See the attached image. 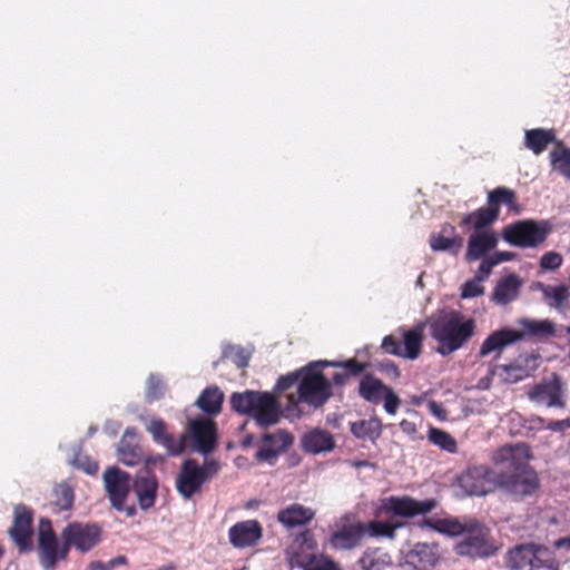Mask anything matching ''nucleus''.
Listing matches in <instances>:
<instances>
[{
    "mask_svg": "<svg viewBox=\"0 0 570 570\" xmlns=\"http://www.w3.org/2000/svg\"><path fill=\"white\" fill-rule=\"evenodd\" d=\"M400 428L402 430L403 433L414 438L415 434L417 433V426H416V423L414 421H410V420H402L400 422Z\"/></svg>",
    "mask_w": 570,
    "mask_h": 570,
    "instance_id": "nucleus-57",
    "label": "nucleus"
},
{
    "mask_svg": "<svg viewBox=\"0 0 570 570\" xmlns=\"http://www.w3.org/2000/svg\"><path fill=\"white\" fill-rule=\"evenodd\" d=\"M542 294L546 299H552L553 302L550 303L551 306L560 307L566 302H568L570 297V292L567 286L559 285V286H551V285H543L539 284Z\"/></svg>",
    "mask_w": 570,
    "mask_h": 570,
    "instance_id": "nucleus-43",
    "label": "nucleus"
},
{
    "mask_svg": "<svg viewBox=\"0 0 570 570\" xmlns=\"http://www.w3.org/2000/svg\"><path fill=\"white\" fill-rule=\"evenodd\" d=\"M498 218L499 215L495 213V209L487 205V207L478 208L464 215L460 225L462 227H472L475 229V233L484 232L483 229L491 226Z\"/></svg>",
    "mask_w": 570,
    "mask_h": 570,
    "instance_id": "nucleus-30",
    "label": "nucleus"
},
{
    "mask_svg": "<svg viewBox=\"0 0 570 570\" xmlns=\"http://www.w3.org/2000/svg\"><path fill=\"white\" fill-rule=\"evenodd\" d=\"M522 334L511 328H502L491 333L481 344L479 356L484 357L490 353H500L505 346L521 341Z\"/></svg>",
    "mask_w": 570,
    "mask_h": 570,
    "instance_id": "nucleus-27",
    "label": "nucleus"
},
{
    "mask_svg": "<svg viewBox=\"0 0 570 570\" xmlns=\"http://www.w3.org/2000/svg\"><path fill=\"white\" fill-rule=\"evenodd\" d=\"M428 440L435 446L440 448L448 453L458 452L456 440L446 431L439 428L430 426Z\"/></svg>",
    "mask_w": 570,
    "mask_h": 570,
    "instance_id": "nucleus-41",
    "label": "nucleus"
},
{
    "mask_svg": "<svg viewBox=\"0 0 570 570\" xmlns=\"http://www.w3.org/2000/svg\"><path fill=\"white\" fill-rule=\"evenodd\" d=\"M147 431L151 434L153 440L163 445L170 455H178L187 448L188 435L181 434L176 439L173 434L167 433V426L163 419H151Z\"/></svg>",
    "mask_w": 570,
    "mask_h": 570,
    "instance_id": "nucleus-16",
    "label": "nucleus"
},
{
    "mask_svg": "<svg viewBox=\"0 0 570 570\" xmlns=\"http://www.w3.org/2000/svg\"><path fill=\"white\" fill-rule=\"evenodd\" d=\"M219 469L220 465L216 460H206L203 465H199L196 460L187 459L177 475V491L184 499H190L202 490L204 483L219 472Z\"/></svg>",
    "mask_w": 570,
    "mask_h": 570,
    "instance_id": "nucleus-7",
    "label": "nucleus"
},
{
    "mask_svg": "<svg viewBox=\"0 0 570 570\" xmlns=\"http://www.w3.org/2000/svg\"><path fill=\"white\" fill-rule=\"evenodd\" d=\"M160 395H161V391H160L159 384L154 383L153 380H150L149 386L147 390V397L153 401V400L159 399Z\"/></svg>",
    "mask_w": 570,
    "mask_h": 570,
    "instance_id": "nucleus-59",
    "label": "nucleus"
},
{
    "mask_svg": "<svg viewBox=\"0 0 570 570\" xmlns=\"http://www.w3.org/2000/svg\"><path fill=\"white\" fill-rule=\"evenodd\" d=\"M458 485L466 495H487L498 489V471L483 464L469 466L458 476Z\"/></svg>",
    "mask_w": 570,
    "mask_h": 570,
    "instance_id": "nucleus-10",
    "label": "nucleus"
},
{
    "mask_svg": "<svg viewBox=\"0 0 570 570\" xmlns=\"http://www.w3.org/2000/svg\"><path fill=\"white\" fill-rule=\"evenodd\" d=\"M461 540L453 546L454 553L471 561L488 560L498 554L501 544L491 529L475 518H470Z\"/></svg>",
    "mask_w": 570,
    "mask_h": 570,
    "instance_id": "nucleus-5",
    "label": "nucleus"
},
{
    "mask_svg": "<svg viewBox=\"0 0 570 570\" xmlns=\"http://www.w3.org/2000/svg\"><path fill=\"white\" fill-rule=\"evenodd\" d=\"M382 400H384L385 411L389 414H395L401 404V400L390 386L385 390Z\"/></svg>",
    "mask_w": 570,
    "mask_h": 570,
    "instance_id": "nucleus-52",
    "label": "nucleus"
},
{
    "mask_svg": "<svg viewBox=\"0 0 570 570\" xmlns=\"http://www.w3.org/2000/svg\"><path fill=\"white\" fill-rule=\"evenodd\" d=\"M128 559L125 556H117L116 558L109 560L108 562L102 561H91L87 570H112L118 566L127 564Z\"/></svg>",
    "mask_w": 570,
    "mask_h": 570,
    "instance_id": "nucleus-49",
    "label": "nucleus"
},
{
    "mask_svg": "<svg viewBox=\"0 0 570 570\" xmlns=\"http://www.w3.org/2000/svg\"><path fill=\"white\" fill-rule=\"evenodd\" d=\"M33 511L31 508L20 503L13 509V522L8 533L21 553L30 552L32 544Z\"/></svg>",
    "mask_w": 570,
    "mask_h": 570,
    "instance_id": "nucleus-11",
    "label": "nucleus"
},
{
    "mask_svg": "<svg viewBox=\"0 0 570 570\" xmlns=\"http://www.w3.org/2000/svg\"><path fill=\"white\" fill-rule=\"evenodd\" d=\"M529 399L548 407H564L562 400V385L560 379L554 375L550 381L535 384L528 393Z\"/></svg>",
    "mask_w": 570,
    "mask_h": 570,
    "instance_id": "nucleus-17",
    "label": "nucleus"
},
{
    "mask_svg": "<svg viewBox=\"0 0 570 570\" xmlns=\"http://www.w3.org/2000/svg\"><path fill=\"white\" fill-rule=\"evenodd\" d=\"M332 380L336 385H344L348 380V374H346L345 372L334 373Z\"/></svg>",
    "mask_w": 570,
    "mask_h": 570,
    "instance_id": "nucleus-62",
    "label": "nucleus"
},
{
    "mask_svg": "<svg viewBox=\"0 0 570 570\" xmlns=\"http://www.w3.org/2000/svg\"><path fill=\"white\" fill-rule=\"evenodd\" d=\"M187 446L204 454L212 452L216 443V425L210 419H198L189 423Z\"/></svg>",
    "mask_w": 570,
    "mask_h": 570,
    "instance_id": "nucleus-15",
    "label": "nucleus"
},
{
    "mask_svg": "<svg viewBox=\"0 0 570 570\" xmlns=\"http://www.w3.org/2000/svg\"><path fill=\"white\" fill-rule=\"evenodd\" d=\"M315 510L301 503H292L282 508L276 520L286 530H293L308 525L315 518Z\"/></svg>",
    "mask_w": 570,
    "mask_h": 570,
    "instance_id": "nucleus-20",
    "label": "nucleus"
},
{
    "mask_svg": "<svg viewBox=\"0 0 570 570\" xmlns=\"http://www.w3.org/2000/svg\"><path fill=\"white\" fill-rule=\"evenodd\" d=\"M406 562L416 569L435 568L442 560L439 543H416L407 553Z\"/></svg>",
    "mask_w": 570,
    "mask_h": 570,
    "instance_id": "nucleus-22",
    "label": "nucleus"
},
{
    "mask_svg": "<svg viewBox=\"0 0 570 570\" xmlns=\"http://www.w3.org/2000/svg\"><path fill=\"white\" fill-rule=\"evenodd\" d=\"M540 547L535 544H519L510 549L505 557V564L512 570H522L527 566L531 567Z\"/></svg>",
    "mask_w": 570,
    "mask_h": 570,
    "instance_id": "nucleus-28",
    "label": "nucleus"
},
{
    "mask_svg": "<svg viewBox=\"0 0 570 570\" xmlns=\"http://www.w3.org/2000/svg\"><path fill=\"white\" fill-rule=\"evenodd\" d=\"M491 257L495 262V265H498L502 262L513 261L515 258V254L512 252H495Z\"/></svg>",
    "mask_w": 570,
    "mask_h": 570,
    "instance_id": "nucleus-58",
    "label": "nucleus"
},
{
    "mask_svg": "<svg viewBox=\"0 0 570 570\" xmlns=\"http://www.w3.org/2000/svg\"><path fill=\"white\" fill-rule=\"evenodd\" d=\"M483 281L478 279V277H473L466 281L461 288V297L462 298H473L482 295L484 293V286L481 285Z\"/></svg>",
    "mask_w": 570,
    "mask_h": 570,
    "instance_id": "nucleus-48",
    "label": "nucleus"
},
{
    "mask_svg": "<svg viewBox=\"0 0 570 570\" xmlns=\"http://www.w3.org/2000/svg\"><path fill=\"white\" fill-rule=\"evenodd\" d=\"M302 570H342V567L333 558L324 553L311 556V559Z\"/></svg>",
    "mask_w": 570,
    "mask_h": 570,
    "instance_id": "nucleus-44",
    "label": "nucleus"
},
{
    "mask_svg": "<svg viewBox=\"0 0 570 570\" xmlns=\"http://www.w3.org/2000/svg\"><path fill=\"white\" fill-rule=\"evenodd\" d=\"M224 393L217 386L206 387L196 401V405L209 415H216L222 411Z\"/></svg>",
    "mask_w": 570,
    "mask_h": 570,
    "instance_id": "nucleus-35",
    "label": "nucleus"
},
{
    "mask_svg": "<svg viewBox=\"0 0 570 570\" xmlns=\"http://www.w3.org/2000/svg\"><path fill=\"white\" fill-rule=\"evenodd\" d=\"M262 537L263 528L257 520L239 521L228 530L229 542L238 549L255 546Z\"/></svg>",
    "mask_w": 570,
    "mask_h": 570,
    "instance_id": "nucleus-18",
    "label": "nucleus"
},
{
    "mask_svg": "<svg viewBox=\"0 0 570 570\" xmlns=\"http://www.w3.org/2000/svg\"><path fill=\"white\" fill-rule=\"evenodd\" d=\"M550 163L554 170L570 180V148L562 141H557L554 149L550 153Z\"/></svg>",
    "mask_w": 570,
    "mask_h": 570,
    "instance_id": "nucleus-40",
    "label": "nucleus"
},
{
    "mask_svg": "<svg viewBox=\"0 0 570 570\" xmlns=\"http://www.w3.org/2000/svg\"><path fill=\"white\" fill-rule=\"evenodd\" d=\"M487 200L488 206L494 208L498 215H500L501 205H505L510 212H520L517 193L508 187L500 186L489 191Z\"/></svg>",
    "mask_w": 570,
    "mask_h": 570,
    "instance_id": "nucleus-29",
    "label": "nucleus"
},
{
    "mask_svg": "<svg viewBox=\"0 0 570 570\" xmlns=\"http://www.w3.org/2000/svg\"><path fill=\"white\" fill-rule=\"evenodd\" d=\"M263 444L255 454L257 462H267L273 464L274 461L293 444L294 438L286 430H277L273 433H265L262 436Z\"/></svg>",
    "mask_w": 570,
    "mask_h": 570,
    "instance_id": "nucleus-14",
    "label": "nucleus"
},
{
    "mask_svg": "<svg viewBox=\"0 0 570 570\" xmlns=\"http://www.w3.org/2000/svg\"><path fill=\"white\" fill-rule=\"evenodd\" d=\"M554 548L558 550L570 551V537L560 538L554 541Z\"/></svg>",
    "mask_w": 570,
    "mask_h": 570,
    "instance_id": "nucleus-60",
    "label": "nucleus"
},
{
    "mask_svg": "<svg viewBox=\"0 0 570 570\" xmlns=\"http://www.w3.org/2000/svg\"><path fill=\"white\" fill-rule=\"evenodd\" d=\"M317 541L314 532L311 529H305L299 532L292 543L285 549V559L291 569H302L311 559V556L316 554Z\"/></svg>",
    "mask_w": 570,
    "mask_h": 570,
    "instance_id": "nucleus-13",
    "label": "nucleus"
},
{
    "mask_svg": "<svg viewBox=\"0 0 570 570\" xmlns=\"http://www.w3.org/2000/svg\"><path fill=\"white\" fill-rule=\"evenodd\" d=\"M136 436L134 429H126L118 446V459L121 463L134 466L141 461V449L138 444H132L129 439Z\"/></svg>",
    "mask_w": 570,
    "mask_h": 570,
    "instance_id": "nucleus-32",
    "label": "nucleus"
},
{
    "mask_svg": "<svg viewBox=\"0 0 570 570\" xmlns=\"http://www.w3.org/2000/svg\"><path fill=\"white\" fill-rule=\"evenodd\" d=\"M387 385L372 374H365L358 384V394L365 401L377 404L382 401Z\"/></svg>",
    "mask_w": 570,
    "mask_h": 570,
    "instance_id": "nucleus-33",
    "label": "nucleus"
},
{
    "mask_svg": "<svg viewBox=\"0 0 570 570\" xmlns=\"http://www.w3.org/2000/svg\"><path fill=\"white\" fill-rule=\"evenodd\" d=\"M325 366L323 361L313 362L299 370L301 376L296 394L288 396V402L294 407L306 404L308 407L318 409L332 396V385L322 373Z\"/></svg>",
    "mask_w": 570,
    "mask_h": 570,
    "instance_id": "nucleus-6",
    "label": "nucleus"
},
{
    "mask_svg": "<svg viewBox=\"0 0 570 570\" xmlns=\"http://www.w3.org/2000/svg\"><path fill=\"white\" fill-rule=\"evenodd\" d=\"M563 258L557 252H548L540 259V267L546 271H554L562 265Z\"/></svg>",
    "mask_w": 570,
    "mask_h": 570,
    "instance_id": "nucleus-50",
    "label": "nucleus"
},
{
    "mask_svg": "<svg viewBox=\"0 0 570 570\" xmlns=\"http://www.w3.org/2000/svg\"><path fill=\"white\" fill-rule=\"evenodd\" d=\"M563 426H570L569 420H562V421H552L549 423L548 428L553 431L562 430Z\"/></svg>",
    "mask_w": 570,
    "mask_h": 570,
    "instance_id": "nucleus-61",
    "label": "nucleus"
},
{
    "mask_svg": "<svg viewBox=\"0 0 570 570\" xmlns=\"http://www.w3.org/2000/svg\"><path fill=\"white\" fill-rule=\"evenodd\" d=\"M303 444L306 451L318 453L332 450L334 440L328 432L316 430L305 435Z\"/></svg>",
    "mask_w": 570,
    "mask_h": 570,
    "instance_id": "nucleus-39",
    "label": "nucleus"
},
{
    "mask_svg": "<svg viewBox=\"0 0 570 570\" xmlns=\"http://www.w3.org/2000/svg\"><path fill=\"white\" fill-rule=\"evenodd\" d=\"M53 502L60 510H69L72 507L75 494L72 488L67 483L58 484L53 490Z\"/></svg>",
    "mask_w": 570,
    "mask_h": 570,
    "instance_id": "nucleus-45",
    "label": "nucleus"
},
{
    "mask_svg": "<svg viewBox=\"0 0 570 570\" xmlns=\"http://www.w3.org/2000/svg\"><path fill=\"white\" fill-rule=\"evenodd\" d=\"M530 570H559V564L554 557L547 549H539Z\"/></svg>",
    "mask_w": 570,
    "mask_h": 570,
    "instance_id": "nucleus-47",
    "label": "nucleus"
},
{
    "mask_svg": "<svg viewBox=\"0 0 570 570\" xmlns=\"http://www.w3.org/2000/svg\"><path fill=\"white\" fill-rule=\"evenodd\" d=\"M105 489L111 507L127 517H135L137 509L135 504L126 505V500L132 489L129 473L117 466L108 468L104 473Z\"/></svg>",
    "mask_w": 570,
    "mask_h": 570,
    "instance_id": "nucleus-9",
    "label": "nucleus"
},
{
    "mask_svg": "<svg viewBox=\"0 0 570 570\" xmlns=\"http://www.w3.org/2000/svg\"><path fill=\"white\" fill-rule=\"evenodd\" d=\"M301 373L299 371H296L294 373L287 374L285 376H281L277 381V389L281 391H286L294 386L295 384L298 385Z\"/></svg>",
    "mask_w": 570,
    "mask_h": 570,
    "instance_id": "nucleus-55",
    "label": "nucleus"
},
{
    "mask_svg": "<svg viewBox=\"0 0 570 570\" xmlns=\"http://www.w3.org/2000/svg\"><path fill=\"white\" fill-rule=\"evenodd\" d=\"M325 366H333L338 368H344L345 373L350 376H358L361 375L367 367L368 363H362L358 362L356 358H350L346 361H340V362H328L323 361Z\"/></svg>",
    "mask_w": 570,
    "mask_h": 570,
    "instance_id": "nucleus-46",
    "label": "nucleus"
},
{
    "mask_svg": "<svg viewBox=\"0 0 570 570\" xmlns=\"http://www.w3.org/2000/svg\"><path fill=\"white\" fill-rule=\"evenodd\" d=\"M78 468L82 469L88 474H95L97 473L99 466L98 463L95 461L89 460V458H80L77 456L75 460Z\"/></svg>",
    "mask_w": 570,
    "mask_h": 570,
    "instance_id": "nucleus-56",
    "label": "nucleus"
},
{
    "mask_svg": "<svg viewBox=\"0 0 570 570\" xmlns=\"http://www.w3.org/2000/svg\"><path fill=\"white\" fill-rule=\"evenodd\" d=\"M430 246L434 252H449L458 255L463 245V238L456 233L451 224H444L439 233H432L429 239Z\"/></svg>",
    "mask_w": 570,
    "mask_h": 570,
    "instance_id": "nucleus-23",
    "label": "nucleus"
},
{
    "mask_svg": "<svg viewBox=\"0 0 570 570\" xmlns=\"http://www.w3.org/2000/svg\"><path fill=\"white\" fill-rule=\"evenodd\" d=\"M363 522L343 524L330 535V544L335 550H353L361 546L364 537Z\"/></svg>",
    "mask_w": 570,
    "mask_h": 570,
    "instance_id": "nucleus-21",
    "label": "nucleus"
},
{
    "mask_svg": "<svg viewBox=\"0 0 570 570\" xmlns=\"http://www.w3.org/2000/svg\"><path fill=\"white\" fill-rule=\"evenodd\" d=\"M475 322L455 311L440 315L431 325V335L438 342L436 351L448 356L460 350L474 335Z\"/></svg>",
    "mask_w": 570,
    "mask_h": 570,
    "instance_id": "nucleus-3",
    "label": "nucleus"
},
{
    "mask_svg": "<svg viewBox=\"0 0 570 570\" xmlns=\"http://www.w3.org/2000/svg\"><path fill=\"white\" fill-rule=\"evenodd\" d=\"M530 458V446L524 443L498 449L492 462L505 466L498 472V488L515 498L533 494L539 488V478L527 462Z\"/></svg>",
    "mask_w": 570,
    "mask_h": 570,
    "instance_id": "nucleus-2",
    "label": "nucleus"
},
{
    "mask_svg": "<svg viewBox=\"0 0 570 570\" xmlns=\"http://www.w3.org/2000/svg\"><path fill=\"white\" fill-rule=\"evenodd\" d=\"M498 245V237L494 232H478L470 236L465 259L474 262L483 258L490 250Z\"/></svg>",
    "mask_w": 570,
    "mask_h": 570,
    "instance_id": "nucleus-26",
    "label": "nucleus"
},
{
    "mask_svg": "<svg viewBox=\"0 0 570 570\" xmlns=\"http://www.w3.org/2000/svg\"><path fill=\"white\" fill-rule=\"evenodd\" d=\"M229 403L233 411L252 417L261 428L278 423L282 416L279 402L268 392H234Z\"/></svg>",
    "mask_w": 570,
    "mask_h": 570,
    "instance_id": "nucleus-4",
    "label": "nucleus"
},
{
    "mask_svg": "<svg viewBox=\"0 0 570 570\" xmlns=\"http://www.w3.org/2000/svg\"><path fill=\"white\" fill-rule=\"evenodd\" d=\"M404 525L403 522H394L390 520H373L367 523L363 522L364 534H368L374 538H387L395 539L396 530Z\"/></svg>",
    "mask_w": 570,
    "mask_h": 570,
    "instance_id": "nucleus-37",
    "label": "nucleus"
},
{
    "mask_svg": "<svg viewBox=\"0 0 570 570\" xmlns=\"http://www.w3.org/2000/svg\"><path fill=\"white\" fill-rule=\"evenodd\" d=\"M436 505L438 501L435 499L420 501L410 495H392L385 500L383 510L395 517L414 518L430 513Z\"/></svg>",
    "mask_w": 570,
    "mask_h": 570,
    "instance_id": "nucleus-12",
    "label": "nucleus"
},
{
    "mask_svg": "<svg viewBox=\"0 0 570 570\" xmlns=\"http://www.w3.org/2000/svg\"><path fill=\"white\" fill-rule=\"evenodd\" d=\"M132 490L141 510H149L155 505L158 490V480L150 471L139 472L132 481Z\"/></svg>",
    "mask_w": 570,
    "mask_h": 570,
    "instance_id": "nucleus-19",
    "label": "nucleus"
},
{
    "mask_svg": "<svg viewBox=\"0 0 570 570\" xmlns=\"http://www.w3.org/2000/svg\"><path fill=\"white\" fill-rule=\"evenodd\" d=\"M481 259L482 261L479 265L475 277L484 282L492 273V268L495 266V262L492 259L491 255L483 256Z\"/></svg>",
    "mask_w": 570,
    "mask_h": 570,
    "instance_id": "nucleus-54",
    "label": "nucleus"
},
{
    "mask_svg": "<svg viewBox=\"0 0 570 570\" xmlns=\"http://www.w3.org/2000/svg\"><path fill=\"white\" fill-rule=\"evenodd\" d=\"M522 279L514 273H511L498 281L491 299L498 305H508L519 297Z\"/></svg>",
    "mask_w": 570,
    "mask_h": 570,
    "instance_id": "nucleus-25",
    "label": "nucleus"
},
{
    "mask_svg": "<svg viewBox=\"0 0 570 570\" xmlns=\"http://www.w3.org/2000/svg\"><path fill=\"white\" fill-rule=\"evenodd\" d=\"M502 368L505 373L504 380L511 383L522 381L528 376L527 370L519 365L510 364L503 366Z\"/></svg>",
    "mask_w": 570,
    "mask_h": 570,
    "instance_id": "nucleus-51",
    "label": "nucleus"
},
{
    "mask_svg": "<svg viewBox=\"0 0 570 570\" xmlns=\"http://www.w3.org/2000/svg\"><path fill=\"white\" fill-rule=\"evenodd\" d=\"M519 325L522 328L519 331V334H522V340L525 336L548 337L554 334V324L550 320L521 318Z\"/></svg>",
    "mask_w": 570,
    "mask_h": 570,
    "instance_id": "nucleus-36",
    "label": "nucleus"
},
{
    "mask_svg": "<svg viewBox=\"0 0 570 570\" xmlns=\"http://www.w3.org/2000/svg\"><path fill=\"white\" fill-rule=\"evenodd\" d=\"M382 348L385 353L403 357L402 342L396 340L393 335H386L382 341Z\"/></svg>",
    "mask_w": 570,
    "mask_h": 570,
    "instance_id": "nucleus-53",
    "label": "nucleus"
},
{
    "mask_svg": "<svg viewBox=\"0 0 570 570\" xmlns=\"http://www.w3.org/2000/svg\"><path fill=\"white\" fill-rule=\"evenodd\" d=\"M387 368H391L396 375L399 374V370H397V366L394 364V363H389L386 365Z\"/></svg>",
    "mask_w": 570,
    "mask_h": 570,
    "instance_id": "nucleus-64",
    "label": "nucleus"
},
{
    "mask_svg": "<svg viewBox=\"0 0 570 570\" xmlns=\"http://www.w3.org/2000/svg\"><path fill=\"white\" fill-rule=\"evenodd\" d=\"M423 333L414 327L403 334L402 353L404 358L416 360L422 353Z\"/></svg>",
    "mask_w": 570,
    "mask_h": 570,
    "instance_id": "nucleus-38",
    "label": "nucleus"
},
{
    "mask_svg": "<svg viewBox=\"0 0 570 570\" xmlns=\"http://www.w3.org/2000/svg\"><path fill=\"white\" fill-rule=\"evenodd\" d=\"M101 530L96 524L72 522L61 532L62 544L52 529L51 521L42 518L38 525V557L45 570H53L58 561L67 560L70 548L88 552L100 541Z\"/></svg>",
    "mask_w": 570,
    "mask_h": 570,
    "instance_id": "nucleus-1",
    "label": "nucleus"
},
{
    "mask_svg": "<svg viewBox=\"0 0 570 570\" xmlns=\"http://www.w3.org/2000/svg\"><path fill=\"white\" fill-rule=\"evenodd\" d=\"M551 230L547 220L523 219L507 225L502 238L512 246L533 248L544 243Z\"/></svg>",
    "mask_w": 570,
    "mask_h": 570,
    "instance_id": "nucleus-8",
    "label": "nucleus"
},
{
    "mask_svg": "<svg viewBox=\"0 0 570 570\" xmlns=\"http://www.w3.org/2000/svg\"><path fill=\"white\" fill-rule=\"evenodd\" d=\"M351 432L358 439H376L381 433V421L361 420L351 424Z\"/></svg>",
    "mask_w": 570,
    "mask_h": 570,
    "instance_id": "nucleus-42",
    "label": "nucleus"
},
{
    "mask_svg": "<svg viewBox=\"0 0 570 570\" xmlns=\"http://www.w3.org/2000/svg\"><path fill=\"white\" fill-rule=\"evenodd\" d=\"M253 442H254V435H253V434H248V435H246V436L242 440V442H240V446H242L243 449H247V448H249V446L253 444Z\"/></svg>",
    "mask_w": 570,
    "mask_h": 570,
    "instance_id": "nucleus-63",
    "label": "nucleus"
},
{
    "mask_svg": "<svg viewBox=\"0 0 570 570\" xmlns=\"http://www.w3.org/2000/svg\"><path fill=\"white\" fill-rule=\"evenodd\" d=\"M357 563L362 570H383L392 564V557L380 548H370L363 552Z\"/></svg>",
    "mask_w": 570,
    "mask_h": 570,
    "instance_id": "nucleus-34",
    "label": "nucleus"
},
{
    "mask_svg": "<svg viewBox=\"0 0 570 570\" xmlns=\"http://www.w3.org/2000/svg\"><path fill=\"white\" fill-rule=\"evenodd\" d=\"M552 142H557L554 129L534 128L525 131L524 146L535 155L543 153Z\"/></svg>",
    "mask_w": 570,
    "mask_h": 570,
    "instance_id": "nucleus-31",
    "label": "nucleus"
},
{
    "mask_svg": "<svg viewBox=\"0 0 570 570\" xmlns=\"http://www.w3.org/2000/svg\"><path fill=\"white\" fill-rule=\"evenodd\" d=\"M469 519L470 518L465 517L461 520L452 515H445L443 518L430 517L423 519L421 527H426L440 534L454 538L463 534L464 530L468 528Z\"/></svg>",
    "mask_w": 570,
    "mask_h": 570,
    "instance_id": "nucleus-24",
    "label": "nucleus"
}]
</instances>
